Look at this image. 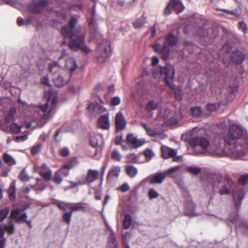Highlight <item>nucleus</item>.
Instances as JSON below:
<instances>
[{
	"instance_id": "f257e3e1",
	"label": "nucleus",
	"mask_w": 248,
	"mask_h": 248,
	"mask_svg": "<svg viewBox=\"0 0 248 248\" xmlns=\"http://www.w3.org/2000/svg\"><path fill=\"white\" fill-rule=\"evenodd\" d=\"M78 19L75 16L71 17L68 25L63 26L61 29L62 35L66 38H70L69 47L74 51L81 50L84 53L89 54L91 49L86 44L85 35L81 32L80 26H76Z\"/></svg>"
},
{
	"instance_id": "f03ea898",
	"label": "nucleus",
	"mask_w": 248,
	"mask_h": 248,
	"mask_svg": "<svg viewBox=\"0 0 248 248\" xmlns=\"http://www.w3.org/2000/svg\"><path fill=\"white\" fill-rule=\"evenodd\" d=\"M188 143L195 148L199 146L203 150H208L213 155L218 157L226 156L228 153L221 143V139L218 135L194 137L190 139Z\"/></svg>"
},
{
	"instance_id": "7ed1b4c3",
	"label": "nucleus",
	"mask_w": 248,
	"mask_h": 248,
	"mask_svg": "<svg viewBox=\"0 0 248 248\" xmlns=\"http://www.w3.org/2000/svg\"><path fill=\"white\" fill-rule=\"evenodd\" d=\"M243 138L245 142L248 141L244 133L243 128L236 124H232L230 126L228 133L224 136L225 142L230 146L228 149L229 154H231L233 156L237 158H241L245 155V152L243 150L241 146L238 148L236 145V143L238 140Z\"/></svg>"
},
{
	"instance_id": "20e7f679",
	"label": "nucleus",
	"mask_w": 248,
	"mask_h": 248,
	"mask_svg": "<svg viewBox=\"0 0 248 248\" xmlns=\"http://www.w3.org/2000/svg\"><path fill=\"white\" fill-rule=\"evenodd\" d=\"M160 72L161 75L165 76L166 83L170 88L174 91L176 99L177 100H181L182 99V94L180 87L175 86L173 83L169 80V79H172L174 76L175 71L174 67L170 64H166L165 66L160 68Z\"/></svg>"
},
{
	"instance_id": "39448f33",
	"label": "nucleus",
	"mask_w": 248,
	"mask_h": 248,
	"mask_svg": "<svg viewBox=\"0 0 248 248\" xmlns=\"http://www.w3.org/2000/svg\"><path fill=\"white\" fill-rule=\"evenodd\" d=\"M173 9L177 14H179L185 9L181 0H170L164 10V15L166 16L171 14V10Z\"/></svg>"
},
{
	"instance_id": "423d86ee",
	"label": "nucleus",
	"mask_w": 248,
	"mask_h": 248,
	"mask_svg": "<svg viewBox=\"0 0 248 248\" xmlns=\"http://www.w3.org/2000/svg\"><path fill=\"white\" fill-rule=\"evenodd\" d=\"M19 214V209H14L12 210L10 217L11 219L15 220L16 222L18 223H20L21 222H25L27 224L29 228H31L32 226L31 221L26 220V218L28 217L27 214L26 213H24L18 217Z\"/></svg>"
},
{
	"instance_id": "0eeeda50",
	"label": "nucleus",
	"mask_w": 248,
	"mask_h": 248,
	"mask_svg": "<svg viewBox=\"0 0 248 248\" xmlns=\"http://www.w3.org/2000/svg\"><path fill=\"white\" fill-rule=\"evenodd\" d=\"M48 3L47 0H38L35 1L33 0L29 4V8L30 11L35 13H40L43 9L46 6Z\"/></svg>"
},
{
	"instance_id": "6e6552de",
	"label": "nucleus",
	"mask_w": 248,
	"mask_h": 248,
	"mask_svg": "<svg viewBox=\"0 0 248 248\" xmlns=\"http://www.w3.org/2000/svg\"><path fill=\"white\" fill-rule=\"evenodd\" d=\"M70 77V74L68 72H62L56 78H53L54 83L56 87H62L67 83Z\"/></svg>"
},
{
	"instance_id": "1a4fd4ad",
	"label": "nucleus",
	"mask_w": 248,
	"mask_h": 248,
	"mask_svg": "<svg viewBox=\"0 0 248 248\" xmlns=\"http://www.w3.org/2000/svg\"><path fill=\"white\" fill-rule=\"evenodd\" d=\"M115 124L116 131L123 130L125 128L126 120L123 113L121 111H119L115 116Z\"/></svg>"
},
{
	"instance_id": "9d476101",
	"label": "nucleus",
	"mask_w": 248,
	"mask_h": 248,
	"mask_svg": "<svg viewBox=\"0 0 248 248\" xmlns=\"http://www.w3.org/2000/svg\"><path fill=\"white\" fill-rule=\"evenodd\" d=\"M166 178L164 172H158L153 174L146 178V181L150 184H161Z\"/></svg>"
},
{
	"instance_id": "9b49d317",
	"label": "nucleus",
	"mask_w": 248,
	"mask_h": 248,
	"mask_svg": "<svg viewBox=\"0 0 248 248\" xmlns=\"http://www.w3.org/2000/svg\"><path fill=\"white\" fill-rule=\"evenodd\" d=\"M121 171V168L119 166H112L108 172L107 175V182H111L114 179L119 177Z\"/></svg>"
},
{
	"instance_id": "f8f14e48",
	"label": "nucleus",
	"mask_w": 248,
	"mask_h": 248,
	"mask_svg": "<svg viewBox=\"0 0 248 248\" xmlns=\"http://www.w3.org/2000/svg\"><path fill=\"white\" fill-rule=\"evenodd\" d=\"M185 199L184 213L187 216H192L194 212L195 204L193 202L191 197L189 195L186 196Z\"/></svg>"
},
{
	"instance_id": "ddd939ff",
	"label": "nucleus",
	"mask_w": 248,
	"mask_h": 248,
	"mask_svg": "<svg viewBox=\"0 0 248 248\" xmlns=\"http://www.w3.org/2000/svg\"><path fill=\"white\" fill-rule=\"evenodd\" d=\"M233 184L230 176H226L224 179V185L222 186L218 193L221 195H228L230 193L229 188L232 187Z\"/></svg>"
},
{
	"instance_id": "4468645a",
	"label": "nucleus",
	"mask_w": 248,
	"mask_h": 248,
	"mask_svg": "<svg viewBox=\"0 0 248 248\" xmlns=\"http://www.w3.org/2000/svg\"><path fill=\"white\" fill-rule=\"evenodd\" d=\"M100 172L98 170L93 169L88 170L87 176L83 184H91L98 179L99 177Z\"/></svg>"
},
{
	"instance_id": "2eb2a0df",
	"label": "nucleus",
	"mask_w": 248,
	"mask_h": 248,
	"mask_svg": "<svg viewBox=\"0 0 248 248\" xmlns=\"http://www.w3.org/2000/svg\"><path fill=\"white\" fill-rule=\"evenodd\" d=\"M162 157L164 159H168L174 157L177 154L176 151L166 146H162L161 148Z\"/></svg>"
},
{
	"instance_id": "dca6fc26",
	"label": "nucleus",
	"mask_w": 248,
	"mask_h": 248,
	"mask_svg": "<svg viewBox=\"0 0 248 248\" xmlns=\"http://www.w3.org/2000/svg\"><path fill=\"white\" fill-rule=\"evenodd\" d=\"M231 60L236 64H241L244 61V55L240 51H234L231 53Z\"/></svg>"
},
{
	"instance_id": "f3484780",
	"label": "nucleus",
	"mask_w": 248,
	"mask_h": 248,
	"mask_svg": "<svg viewBox=\"0 0 248 248\" xmlns=\"http://www.w3.org/2000/svg\"><path fill=\"white\" fill-rule=\"evenodd\" d=\"M97 124L101 129H108L109 127L108 114L101 115L98 120Z\"/></svg>"
},
{
	"instance_id": "a211bd4d",
	"label": "nucleus",
	"mask_w": 248,
	"mask_h": 248,
	"mask_svg": "<svg viewBox=\"0 0 248 248\" xmlns=\"http://www.w3.org/2000/svg\"><path fill=\"white\" fill-rule=\"evenodd\" d=\"M90 112L94 113H102L106 111V108L97 103H91L87 107Z\"/></svg>"
},
{
	"instance_id": "6ab92c4d",
	"label": "nucleus",
	"mask_w": 248,
	"mask_h": 248,
	"mask_svg": "<svg viewBox=\"0 0 248 248\" xmlns=\"http://www.w3.org/2000/svg\"><path fill=\"white\" fill-rule=\"evenodd\" d=\"M127 141L131 144L135 148H138L142 146L144 144V142L138 140L133 134H128L126 137Z\"/></svg>"
},
{
	"instance_id": "aec40b11",
	"label": "nucleus",
	"mask_w": 248,
	"mask_h": 248,
	"mask_svg": "<svg viewBox=\"0 0 248 248\" xmlns=\"http://www.w3.org/2000/svg\"><path fill=\"white\" fill-rule=\"evenodd\" d=\"M166 44L170 46H176L178 43V38L172 33H169L165 36Z\"/></svg>"
},
{
	"instance_id": "412c9836",
	"label": "nucleus",
	"mask_w": 248,
	"mask_h": 248,
	"mask_svg": "<svg viewBox=\"0 0 248 248\" xmlns=\"http://www.w3.org/2000/svg\"><path fill=\"white\" fill-rule=\"evenodd\" d=\"M57 98L56 97H53L52 99H51V97H49L47 98V103L43 105H41L40 106L39 108L41 110H42L43 112H46L48 108V103H51V108L49 109V111L51 110V109L54 108L57 103Z\"/></svg>"
},
{
	"instance_id": "4be33fe9",
	"label": "nucleus",
	"mask_w": 248,
	"mask_h": 248,
	"mask_svg": "<svg viewBox=\"0 0 248 248\" xmlns=\"http://www.w3.org/2000/svg\"><path fill=\"white\" fill-rule=\"evenodd\" d=\"M140 125L145 129L147 134L149 136L155 137L160 135V133L155 128L150 127L149 125L145 123H141Z\"/></svg>"
},
{
	"instance_id": "5701e85b",
	"label": "nucleus",
	"mask_w": 248,
	"mask_h": 248,
	"mask_svg": "<svg viewBox=\"0 0 248 248\" xmlns=\"http://www.w3.org/2000/svg\"><path fill=\"white\" fill-rule=\"evenodd\" d=\"M65 65L71 72L74 71L77 67V64L75 59L72 57H69L66 60Z\"/></svg>"
},
{
	"instance_id": "b1692460",
	"label": "nucleus",
	"mask_w": 248,
	"mask_h": 248,
	"mask_svg": "<svg viewBox=\"0 0 248 248\" xmlns=\"http://www.w3.org/2000/svg\"><path fill=\"white\" fill-rule=\"evenodd\" d=\"M244 198V194L241 191L234 193L233 195V199L237 208H239L240 207L241 205V202Z\"/></svg>"
},
{
	"instance_id": "393cba45",
	"label": "nucleus",
	"mask_w": 248,
	"mask_h": 248,
	"mask_svg": "<svg viewBox=\"0 0 248 248\" xmlns=\"http://www.w3.org/2000/svg\"><path fill=\"white\" fill-rule=\"evenodd\" d=\"M16 112V108L15 107L10 108L7 115L5 117V122L9 124L14 120L15 115Z\"/></svg>"
},
{
	"instance_id": "a878e982",
	"label": "nucleus",
	"mask_w": 248,
	"mask_h": 248,
	"mask_svg": "<svg viewBox=\"0 0 248 248\" xmlns=\"http://www.w3.org/2000/svg\"><path fill=\"white\" fill-rule=\"evenodd\" d=\"M8 194L9 199L11 201H15L16 197V185L14 182L11 183L8 190Z\"/></svg>"
},
{
	"instance_id": "bb28decb",
	"label": "nucleus",
	"mask_w": 248,
	"mask_h": 248,
	"mask_svg": "<svg viewBox=\"0 0 248 248\" xmlns=\"http://www.w3.org/2000/svg\"><path fill=\"white\" fill-rule=\"evenodd\" d=\"M125 171L126 174L131 178L135 177L138 173L137 169L131 165H128L125 167Z\"/></svg>"
},
{
	"instance_id": "cd10ccee",
	"label": "nucleus",
	"mask_w": 248,
	"mask_h": 248,
	"mask_svg": "<svg viewBox=\"0 0 248 248\" xmlns=\"http://www.w3.org/2000/svg\"><path fill=\"white\" fill-rule=\"evenodd\" d=\"M108 243L111 248H116L117 247L116 239L114 232L110 230V233L108 236Z\"/></svg>"
},
{
	"instance_id": "c85d7f7f",
	"label": "nucleus",
	"mask_w": 248,
	"mask_h": 248,
	"mask_svg": "<svg viewBox=\"0 0 248 248\" xmlns=\"http://www.w3.org/2000/svg\"><path fill=\"white\" fill-rule=\"evenodd\" d=\"M145 23V18L142 16L139 18L136 19L133 23V26L136 29L140 28L144 26Z\"/></svg>"
},
{
	"instance_id": "c756f323",
	"label": "nucleus",
	"mask_w": 248,
	"mask_h": 248,
	"mask_svg": "<svg viewBox=\"0 0 248 248\" xmlns=\"http://www.w3.org/2000/svg\"><path fill=\"white\" fill-rule=\"evenodd\" d=\"M160 52L162 55V59L166 60L169 58L170 55V50L168 46L164 45L161 49Z\"/></svg>"
},
{
	"instance_id": "7c9ffc66",
	"label": "nucleus",
	"mask_w": 248,
	"mask_h": 248,
	"mask_svg": "<svg viewBox=\"0 0 248 248\" xmlns=\"http://www.w3.org/2000/svg\"><path fill=\"white\" fill-rule=\"evenodd\" d=\"M2 159L4 162L9 165H14L16 164V162L15 159L10 155L4 153L2 155Z\"/></svg>"
},
{
	"instance_id": "2f4dec72",
	"label": "nucleus",
	"mask_w": 248,
	"mask_h": 248,
	"mask_svg": "<svg viewBox=\"0 0 248 248\" xmlns=\"http://www.w3.org/2000/svg\"><path fill=\"white\" fill-rule=\"evenodd\" d=\"M159 107V103L158 102L153 100H150L146 105V109L149 111L156 109Z\"/></svg>"
},
{
	"instance_id": "473e14b6",
	"label": "nucleus",
	"mask_w": 248,
	"mask_h": 248,
	"mask_svg": "<svg viewBox=\"0 0 248 248\" xmlns=\"http://www.w3.org/2000/svg\"><path fill=\"white\" fill-rule=\"evenodd\" d=\"M39 174L46 181H48L51 179L52 171L49 168H47L46 171H44L43 170L39 171Z\"/></svg>"
},
{
	"instance_id": "72a5a7b5",
	"label": "nucleus",
	"mask_w": 248,
	"mask_h": 248,
	"mask_svg": "<svg viewBox=\"0 0 248 248\" xmlns=\"http://www.w3.org/2000/svg\"><path fill=\"white\" fill-rule=\"evenodd\" d=\"M132 222V219L131 216L129 214H126L123 221V227L124 229H128L131 226Z\"/></svg>"
},
{
	"instance_id": "f704fd0d",
	"label": "nucleus",
	"mask_w": 248,
	"mask_h": 248,
	"mask_svg": "<svg viewBox=\"0 0 248 248\" xmlns=\"http://www.w3.org/2000/svg\"><path fill=\"white\" fill-rule=\"evenodd\" d=\"M82 202L76 203L73 204L70 207L71 211L73 213L75 211H85V207L82 205Z\"/></svg>"
},
{
	"instance_id": "c9c22d12",
	"label": "nucleus",
	"mask_w": 248,
	"mask_h": 248,
	"mask_svg": "<svg viewBox=\"0 0 248 248\" xmlns=\"http://www.w3.org/2000/svg\"><path fill=\"white\" fill-rule=\"evenodd\" d=\"M61 172H62V169H60L58 171L55 172L52 181L56 184H60L62 181Z\"/></svg>"
},
{
	"instance_id": "e433bc0d",
	"label": "nucleus",
	"mask_w": 248,
	"mask_h": 248,
	"mask_svg": "<svg viewBox=\"0 0 248 248\" xmlns=\"http://www.w3.org/2000/svg\"><path fill=\"white\" fill-rule=\"evenodd\" d=\"M59 69V63L56 62H53L48 64V69L51 73H54Z\"/></svg>"
},
{
	"instance_id": "4c0bfd02",
	"label": "nucleus",
	"mask_w": 248,
	"mask_h": 248,
	"mask_svg": "<svg viewBox=\"0 0 248 248\" xmlns=\"http://www.w3.org/2000/svg\"><path fill=\"white\" fill-rule=\"evenodd\" d=\"M186 170L188 172L194 175H196L201 172V169L199 167H187Z\"/></svg>"
},
{
	"instance_id": "58836bf2",
	"label": "nucleus",
	"mask_w": 248,
	"mask_h": 248,
	"mask_svg": "<svg viewBox=\"0 0 248 248\" xmlns=\"http://www.w3.org/2000/svg\"><path fill=\"white\" fill-rule=\"evenodd\" d=\"M202 110L200 107H196L192 108L191 109V115L193 117H197L201 115L202 113Z\"/></svg>"
},
{
	"instance_id": "ea45409f",
	"label": "nucleus",
	"mask_w": 248,
	"mask_h": 248,
	"mask_svg": "<svg viewBox=\"0 0 248 248\" xmlns=\"http://www.w3.org/2000/svg\"><path fill=\"white\" fill-rule=\"evenodd\" d=\"M72 216V212L70 211L68 212H65L63 214L62 219L63 221L67 224L69 225L70 223L71 217Z\"/></svg>"
},
{
	"instance_id": "a19ab883",
	"label": "nucleus",
	"mask_w": 248,
	"mask_h": 248,
	"mask_svg": "<svg viewBox=\"0 0 248 248\" xmlns=\"http://www.w3.org/2000/svg\"><path fill=\"white\" fill-rule=\"evenodd\" d=\"M10 130L15 134L20 132L21 127L15 123H12L10 125Z\"/></svg>"
},
{
	"instance_id": "79ce46f5",
	"label": "nucleus",
	"mask_w": 248,
	"mask_h": 248,
	"mask_svg": "<svg viewBox=\"0 0 248 248\" xmlns=\"http://www.w3.org/2000/svg\"><path fill=\"white\" fill-rule=\"evenodd\" d=\"M111 157L113 160L117 161H120L121 160V155L117 150H113L111 153Z\"/></svg>"
},
{
	"instance_id": "37998d69",
	"label": "nucleus",
	"mask_w": 248,
	"mask_h": 248,
	"mask_svg": "<svg viewBox=\"0 0 248 248\" xmlns=\"http://www.w3.org/2000/svg\"><path fill=\"white\" fill-rule=\"evenodd\" d=\"M148 195L149 199L150 200H152L157 198L159 196V194L154 188H150L148 191Z\"/></svg>"
},
{
	"instance_id": "c03bdc74",
	"label": "nucleus",
	"mask_w": 248,
	"mask_h": 248,
	"mask_svg": "<svg viewBox=\"0 0 248 248\" xmlns=\"http://www.w3.org/2000/svg\"><path fill=\"white\" fill-rule=\"evenodd\" d=\"M9 210L7 208L2 209L0 210V222H2L7 216Z\"/></svg>"
},
{
	"instance_id": "a18cd8bd",
	"label": "nucleus",
	"mask_w": 248,
	"mask_h": 248,
	"mask_svg": "<svg viewBox=\"0 0 248 248\" xmlns=\"http://www.w3.org/2000/svg\"><path fill=\"white\" fill-rule=\"evenodd\" d=\"M42 145L41 144H38L31 147V154L33 155H36L41 151Z\"/></svg>"
},
{
	"instance_id": "49530a36",
	"label": "nucleus",
	"mask_w": 248,
	"mask_h": 248,
	"mask_svg": "<svg viewBox=\"0 0 248 248\" xmlns=\"http://www.w3.org/2000/svg\"><path fill=\"white\" fill-rule=\"evenodd\" d=\"M3 229L9 234L13 233L15 230L14 225L13 223L9 225H5L3 227Z\"/></svg>"
},
{
	"instance_id": "de8ad7c7",
	"label": "nucleus",
	"mask_w": 248,
	"mask_h": 248,
	"mask_svg": "<svg viewBox=\"0 0 248 248\" xmlns=\"http://www.w3.org/2000/svg\"><path fill=\"white\" fill-rule=\"evenodd\" d=\"M177 120L175 117H172L168 119L166 122L165 124L167 125L171 126L177 124Z\"/></svg>"
},
{
	"instance_id": "09e8293b",
	"label": "nucleus",
	"mask_w": 248,
	"mask_h": 248,
	"mask_svg": "<svg viewBox=\"0 0 248 248\" xmlns=\"http://www.w3.org/2000/svg\"><path fill=\"white\" fill-rule=\"evenodd\" d=\"M130 189L129 186L127 183H124L120 186L117 188V190L120 191L122 192H125L128 191Z\"/></svg>"
},
{
	"instance_id": "8fccbe9b",
	"label": "nucleus",
	"mask_w": 248,
	"mask_h": 248,
	"mask_svg": "<svg viewBox=\"0 0 248 248\" xmlns=\"http://www.w3.org/2000/svg\"><path fill=\"white\" fill-rule=\"evenodd\" d=\"M238 182L240 184L245 185L248 183V174L241 175L239 179Z\"/></svg>"
},
{
	"instance_id": "3c124183",
	"label": "nucleus",
	"mask_w": 248,
	"mask_h": 248,
	"mask_svg": "<svg viewBox=\"0 0 248 248\" xmlns=\"http://www.w3.org/2000/svg\"><path fill=\"white\" fill-rule=\"evenodd\" d=\"M110 51L106 47L103 48V52L100 55L98 59L99 60L101 57L108 59L110 57Z\"/></svg>"
},
{
	"instance_id": "603ef678",
	"label": "nucleus",
	"mask_w": 248,
	"mask_h": 248,
	"mask_svg": "<svg viewBox=\"0 0 248 248\" xmlns=\"http://www.w3.org/2000/svg\"><path fill=\"white\" fill-rule=\"evenodd\" d=\"M180 169V167L179 166H175V167H173L170 168L169 169L167 170L164 172L166 174V175L167 174L170 175L174 172L179 171Z\"/></svg>"
},
{
	"instance_id": "864d4df0",
	"label": "nucleus",
	"mask_w": 248,
	"mask_h": 248,
	"mask_svg": "<svg viewBox=\"0 0 248 248\" xmlns=\"http://www.w3.org/2000/svg\"><path fill=\"white\" fill-rule=\"evenodd\" d=\"M90 142L91 146L93 147H96L98 145V139L96 136H92Z\"/></svg>"
},
{
	"instance_id": "5fc2aeb1",
	"label": "nucleus",
	"mask_w": 248,
	"mask_h": 248,
	"mask_svg": "<svg viewBox=\"0 0 248 248\" xmlns=\"http://www.w3.org/2000/svg\"><path fill=\"white\" fill-rule=\"evenodd\" d=\"M121 103V99L119 97L115 96L113 97L110 101V105L111 106H117Z\"/></svg>"
},
{
	"instance_id": "6e6d98bb",
	"label": "nucleus",
	"mask_w": 248,
	"mask_h": 248,
	"mask_svg": "<svg viewBox=\"0 0 248 248\" xmlns=\"http://www.w3.org/2000/svg\"><path fill=\"white\" fill-rule=\"evenodd\" d=\"M60 155L62 156H67L69 155V150L67 147H63L59 151Z\"/></svg>"
},
{
	"instance_id": "4d7b16f0",
	"label": "nucleus",
	"mask_w": 248,
	"mask_h": 248,
	"mask_svg": "<svg viewBox=\"0 0 248 248\" xmlns=\"http://www.w3.org/2000/svg\"><path fill=\"white\" fill-rule=\"evenodd\" d=\"M219 106L215 104H209L207 106L208 110L210 111H214L218 109Z\"/></svg>"
},
{
	"instance_id": "13d9d810",
	"label": "nucleus",
	"mask_w": 248,
	"mask_h": 248,
	"mask_svg": "<svg viewBox=\"0 0 248 248\" xmlns=\"http://www.w3.org/2000/svg\"><path fill=\"white\" fill-rule=\"evenodd\" d=\"M74 161H71L64 164L62 168V169H71L74 166Z\"/></svg>"
},
{
	"instance_id": "bf43d9fd",
	"label": "nucleus",
	"mask_w": 248,
	"mask_h": 248,
	"mask_svg": "<svg viewBox=\"0 0 248 248\" xmlns=\"http://www.w3.org/2000/svg\"><path fill=\"white\" fill-rule=\"evenodd\" d=\"M122 242L123 245V246L124 248H130V247L128 245V241L126 238V237L124 235H122Z\"/></svg>"
},
{
	"instance_id": "052dcab7",
	"label": "nucleus",
	"mask_w": 248,
	"mask_h": 248,
	"mask_svg": "<svg viewBox=\"0 0 248 248\" xmlns=\"http://www.w3.org/2000/svg\"><path fill=\"white\" fill-rule=\"evenodd\" d=\"M28 139V136L26 135L17 136L16 137L15 141L20 142V141H24Z\"/></svg>"
},
{
	"instance_id": "680f3d73",
	"label": "nucleus",
	"mask_w": 248,
	"mask_h": 248,
	"mask_svg": "<svg viewBox=\"0 0 248 248\" xmlns=\"http://www.w3.org/2000/svg\"><path fill=\"white\" fill-rule=\"evenodd\" d=\"M19 179L23 182H27L29 180V177L24 173H21L19 176Z\"/></svg>"
},
{
	"instance_id": "e2e57ef3",
	"label": "nucleus",
	"mask_w": 248,
	"mask_h": 248,
	"mask_svg": "<svg viewBox=\"0 0 248 248\" xmlns=\"http://www.w3.org/2000/svg\"><path fill=\"white\" fill-rule=\"evenodd\" d=\"M41 81L42 84L47 86H50L48 78L47 77L44 76L42 77L41 79Z\"/></svg>"
},
{
	"instance_id": "0e129e2a",
	"label": "nucleus",
	"mask_w": 248,
	"mask_h": 248,
	"mask_svg": "<svg viewBox=\"0 0 248 248\" xmlns=\"http://www.w3.org/2000/svg\"><path fill=\"white\" fill-rule=\"evenodd\" d=\"M222 11L226 14H230L231 15L235 16H238L240 15L239 13H236L234 12L233 11H230V10H226V9H222Z\"/></svg>"
},
{
	"instance_id": "69168bd1",
	"label": "nucleus",
	"mask_w": 248,
	"mask_h": 248,
	"mask_svg": "<svg viewBox=\"0 0 248 248\" xmlns=\"http://www.w3.org/2000/svg\"><path fill=\"white\" fill-rule=\"evenodd\" d=\"M159 62L158 58L156 56H154L152 58V64L153 66L156 65Z\"/></svg>"
},
{
	"instance_id": "338daca9",
	"label": "nucleus",
	"mask_w": 248,
	"mask_h": 248,
	"mask_svg": "<svg viewBox=\"0 0 248 248\" xmlns=\"http://www.w3.org/2000/svg\"><path fill=\"white\" fill-rule=\"evenodd\" d=\"M30 22V19H28L26 20L24 19H20L17 21V23L18 25H27L28 23Z\"/></svg>"
},
{
	"instance_id": "774afa93",
	"label": "nucleus",
	"mask_w": 248,
	"mask_h": 248,
	"mask_svg": "<svg viewBox=\"0 0 248 248\" xmlns=\"http://www.w3.org/2000/svg\"><path fill=\"white\" fill-rule=\"evenodd\" d=\"M152 47L155 52L160 51V45L159 43L154 45Z\"/></svg>"
}]
</instances>
